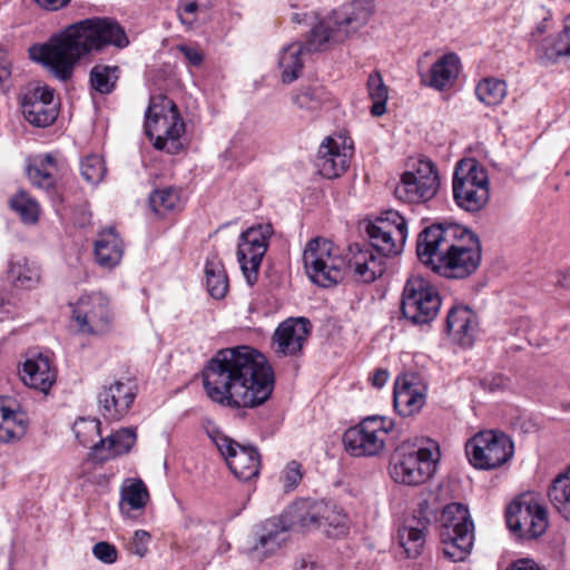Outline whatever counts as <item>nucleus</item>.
Segmentation results:
<instances>
[{
  "label": "nucleus",
  "mask_w": 570,
  "mask_h": 570,
  "mask_svg": "<svg viewBox=\"0 0 570 570\" xmlns=\"http://www.w3.org/2000/svg\"><path fill=\"white\" fill-rule=\"evenodd\" d=\"M203 385L222 406L253 409L272 395L274 373L262 353L242 345L216 352L203 370Z\"/></svg>",
  "instance_id": "f257e3e1"
},
{
  "label": "nucleus",
  "mask_w": 570,
  "mask_h": 570,
  "mask_svg": "<svg viewBox=\"0 0 570 570\" xmlns=\"http://www.w3.org/2000/svg\"><path fill=\"white\" fill-rule=\"evenodd\" d=\"M130 43L125 29L110 18H89L65 27L49 40L30 49L33 60L60 81L72 78L76 67L91 52L111 46L124 49Z\"/></svg>",
  "instance_id": "f03ea898"
},
{
  "label": "nucleus",
  "mask_w": 570,
  "mask_h": 570,
  "mask_svg": "<svg viewBox=\"0 0 570 570\" xmlns=\"http://www.w3.org/2000/svg\"><path fill=\"white\" fill-rule=\"evenodd\" d=\"M420 262L446 278L463 279L481 263L479 237L455 223H439L425 227L417 236Z\"/></svg>",
  "instance_id": "7ed1b4c3"
},
{
  "label": "nucleus",
  "mask_w": 570,
  "mask_h": 570,
  "mask_svg": "<svg viewBox=\"0 0 570 570\" xmlns=\"http://www.w3.org/2000/svg\"><path fill=\"white\" fill-rule=\"evenodd\" d=\"M370 246L350 247L348 258H344L335 245L323 237H315L305 246L303 262L306 275L316 285L330 287L350 275L356 282L372 283L386 269V258Z\"/></svg>",
  "instance_id": "20e7f679"
},
{
  "label": "nucleus",
  "mask_w": 570,
  "mask_h": 570,
  "mask_svg": "<svg viewBox=\"0 0 570 570\" xmlns=\"http://www.w3.org/2000/svg\"><path fill=\"white\" fill-rule=\"evenodd\" d=\"M374 6L370 0H353L318 20L307 35V50L323 51L344 42L371 19Z\"/></svg>",
  "instance_id": "39448f33"
},
{
  "label": "nucleus",
  "mask_w": 570,
  "mask_h": 570,
  "mask_svg": "<svg viewBox=\"0 0 570 570\" xmlns=\"http://www.w3.org/2000/svg\"><path fill=\"white\" fill-rule=\"evenodd\" d=\"M145 131L158 150L177 154L185 122L176 104L164 95L153 96L145 114Z\"/></svg>",
  "instance_id": "423d86ee"
},
{
  "label": "nucleus",
  "mask_w": 570,
  "mask_h": 570,
  "mask_svg": "<svg viewBox=\"0 0 570 570\" xmlns=\"http://www.w3.org/2000/svg\"><path fill=\"white\" fill-rule=\"evenodd\" d=\"M441 541L444 556L453 561H463L471 552L474 541V524L469 510L461 503L448 504L441 515Z\"/></svg>",
  "instance_id": "0eeeda50"
},
{
  "label": "nucleus",
  "mask_w": 570,
  "mask_h": 570,
  "mask_svg": "<svg viewBox=\"0 0 570 570\" xmlns=\"http://www.w3.org/2000/svg\"><path fill=\"white\" fill-rule=\"evenodd\" d=\"M455 204L469 213L480 212L489 202V177L484 167L474 159L460 160L453 175Z\"/></svg>",
  "instance_id": "6e6552de"
},
{
  "label": "nucleus",
  "mask_w": 570,
  "mask_h": 570,
  "mask_svg": "<svg viewBox=\"0 0 570 570\" xmlns=\"http://www.w3.org/2000/svg\"><path fill=\"white\" fill-rule=\"evenodd\" d=\"M438 460V449L432 451L412 443H402L391 460V478L400 484H422L434 473Z\"/></svg>",
  "instance_id": "1a4fd4ad"
},
{
  "label": "nucleus",
  "mask_w": 570,
  "mask_h": 570,
  "mask_svg": "<svg viewBox=\"0 0 570 570\" xmlns=\"http://www.w3.org/2000/svg\"><path fill=\"white\" fill-rule=\"evenodd\" d=\"M441 297L438 289L426 278L411 276L403 288L401 311L413 324H428L439 313Z\"/></svg>",
  "instance_id": "9d476101"
},
{
  "label": "nucleus",
  "mask_w": 570,
  "mask_h": 570,
  "mask_svg": "<svg viewBox=\"0 0 570 570\" xmlns=\"http://www.w3.org/2000/svg\"><path fill=\"white\" fill-rule=\"evenodd\" d=\"M393 426V421L385 416L365 417L360 424L345 431L343 443L346 452L355 458L381 454Z\"/></svg>",
  "instance_id": "9b49d317"
},
{
  "label": "nucleus",
  "mask_w": 570,
  "mask_h": 570,
  "mask_svg": "<svg viewBox=\"0 0 570 570\" xmlns=\"http://www.w3.org/2000/svg\"><path fill=\"white\" fill-rule=\"evenodd\" d=\"M471 464L481 470L497 469L507 463L514 453L511 439L503 432L482 431L465 444Z\"/></svg>",
  "instance_id": "f8f14e48"
},
{
  "label": "nucleus",
  "mask_w": 570,
  "mask_h": 570,
  "mask_svg": "<svg viewBox=\"0 0 570 570\" xmlns=\"http://www.w3.org/2000/svg\"><path fill=\"white\" fill-rule=\"evenodd\" d=\"M71 316L82 334L101 336L114 326V312L109 298L101 292L81 295L71 305Z\"/></svg>",
  "instance_id": "ddd939ff"
},
{
  "label": "nucleus",
  "mask_w": 570,
  "mask_h": 570,
  "mask_svg": "<svg viewBox=\"0 0 570 570\" xmlns=\"http://www.w3.org/2000/svg\"><path fill=\"white\" fill-rule=\"evenodd\" d=\"M206 433L237 479L247 481L258 475L261 458L256 448L239 444L212 423Z\"/></svg>",
  "instance_id": "4468645a"
},
{
  "label": "nucleus",
  "mask_w": 570,
  "mask_h": 570,
  "mask_svg": "<svg viewBox=\"0 0 570 570\" xmlns=\"http://www.w3.org/2000/svg\"><path fill=\"white\" fill-rule=\"evenodd\" d=\"M366 234L376 252L385 256H397L407 237L406 220L396 210H385L366 225Z\"/></svg>",
  "instance_id": "2eb2a0df"
},
{
  "label": "nucleus",
  "mask_w": 570,
  "mask_h": 570,
  "mask_svg": "<svg viewBox=\"0 0 570 570\" xmlns=\"http://www.w3.org/2000/svg\"><path fill=\"white\" fill-rule=\"evenodd\" d=\"M272 235L273 226L271 224H259L240 234L237 261L247 283L250 285L257 281L258 269Z\"/></svg>",
  "instance_id": "dca6fc26"
},
{
  "label": "nucleus",
  "mask_w": 570,
  "mask_h": 570,
  "mask_svg": "<svg viewBox=\"0 0 570 570\" xmlns=\"http://www.w3.org/2000/svg\"><path fill=\"white\" fill-rule=\"evenodd\" d=\"M439 185V176L432 161L420 160L414 171L402 175L394 188V195L405 203L426 202L436 194Z\"/></svg>",
  "instance_id": "f3484780"
},
{
  "label": "nucleus",
  "mask_w": 570,
  "mask_h": 570,
  "mask_svg": "<svg viewBox=\"0 0 570 570\" xmlns=\"http://www.w3.org/2000/svg\"><path fill=\"white\" fill-rule=\"evenodd\" d=\"M138 394L135 380L126 377L104 385L98 393L101 415L108 421H120L130 411Z\"/></svg>",
  "instance_id": "a211bd4d"
},
{
  "label": "nucleus",
  "mask_w": 570,
  "mask_h": 570,
  "mask_svg": "<svg viewBox=\"0 0 570 570\" xmlns=\"http://www.w3.org/2000/svg\"><path fill=\"white\" fill-rule=\"evenodd\" d=\"M291 524L282 515L265 520L256 530L247 554L257 560H264L275 554L287 541Z\"/></svg>",
  "instance_id": "6ab92c4d"
},
{
  "label": "nucleus",
  "mask_w": 570,
  "mask_h": 570,
  "mask_svg": "<svg viewBox=\"0 0 570 570\" xmlns=\"http://www.w3.org/2000/svg\"><path fill=\"white\" fill-rule=\"evenodd\" d=\"M311 332V323L304 317L287 318L282 322L274 335L273 344L278 356H295L303 350Z\"/></svg>",
  "instance_id": "aec40b11"
},
{
  "label": "nucleus",
  "mask_w": 570,
  "mask_h": 570,
  "mask_svg": "<svg viewBox=\"0 0 570 570\" xmlns=\"http://www.w3.org/2000/svg\"><path fill=\"white\" fill-rule=\"evenodd\" d=\"M21 107L24 118L37 127L51 125L58 116V105L55 101L53 90L49 87H38L26 95Z\"/></svg>",
  "instance_id": "412c9836"
},
{
  "label": "nucleus",
  "mask_w": 570,
  "mask_h": 570,
  "mask_svg": "<svg viewBox=\"0 0 570 570\" xmlns=\"http://www.w3.org/2000/svg\"><path fill=\"white\" fill-rule=\"evenodd\" d=\"M351 153L337 139L327 137L318 148L316 167L318 173L327 178L340 177L348 167Z\"/></svg>",
  "instance_id": "4be33fe9"
},
{
  "label": "nucleus",
  "mask_w": 570,
  "mask_h": 570,
  "mask_svg": "<svg viewBox=\"0 0 570 570\" xmlns=\"http://www.w3.org/2000/svg\"><path fill=\"white\" fill-rule=\"evenodd\" d=\"M28 417L18 402L10 396H0V442L13 443L27 432Z\"/></svg>",
  "instance_id": "5701e85b"
},
{
  "label": "nucleus",
  "mask_w": 570,
  "mask_h": 570,
  "mask_svg": "<svg viewBox=\"0 0 570 570\" xmlns=\"http://www.w3.org/2000/svg\"><path fill=\"white\" fill-rule=\"evenodd\" d=\"M324 513H326V502L304 500L288 507L282 517L286 518L291 530L312 531L321 530Z\"/></svg>",
  "instance_id": "b1692460"
},
{
  "label": "nucleus",
  "mask_w": 570,
  "mask_h": 570,
  "mask_svg": "<svg viewBox=\"0 0 570 570\" xmlns=\"http://www.w3.org/2000/svg\"><path fill=\"white\" fill-rule=\"evenodd\" d=\"M19 374L24 385L43 393L56 382V370L49 357L42 354L28 357Z\"/></svg>",
  "instance_id": "393cba45"
},
{
  "label": "nucleus",
  "mask_w": 570,
  "mask_h": 570,
  "mask_svg": "<svg viewBox=\"0 0 570 570\" xmlns=\"http://www.w3.org/2000/svg\"><path fill=\"white\" fill-rule=\"evenodd\" d=\"M476 330V315L470 307L456 305L448 312L446 331L458 344L472 345Z\"/></svg>",
  "instance_id": "a878e982"
},
{
  "label": "nucleus",
  "mask_w": 570,
  "mask_h": 570,
  "mask_svg": "<svg viewBox=\"0 0 570 570\" xmlns=\"http://www.w3.org/2000/svg\"><path fill=\"white\" fill-rule=\"evenodd\" d=\"M425 404V387L414 377L399 379L394 387V407L402 416L417 413Z\"/></svg>",
  "instance_id": "bb28decb"
},
{
  "label": "nucleus",
  "mask_w": 570,
  "mask_h": 570,
  "mask_svg": "<svg viewBox=\"0 0 570 570\" xmlns=\"http://www.w3.org/2000/svg\"><path fill=\"white\" fill-rule=\"evenodd\" d=\"M136 442V433L132 429H120L107 439H100L91 446L92 459L104 462L118 455L128 453Z\"/></svg>",
  "instance_id": "cd10ccee"
},
{
  "label": "nucleus",
  "mask_w": 570,
  "mask_h": 570,
  "mask_svg": "<svg viewBox=\"0 0 570 570\" xmlns=\"http://www.w3.org/2000/svg\"><path fill=\"white\" fill-rule=\"evenodd\" d=\"M430 521L425 517H412L404 521L397 531L400 546L409 558H416L422 553L425 544L426 530Z\"/></svg>",
  "instance_id": "c85d7f7f"
},
{
  "label": "nucleus",
  "mask_w": 570,
  "mask_h": 570,
  "mask_svg": "<svg viewBox=\"0 0 570 570\" xmlns=\"http://www.w3.org/2000/svg\"><path fill=\"white\" fill-rule=\"evenodd\" d=\"M57 174L58 161L51 154L37 155L28 159L27 176L35 187L50 191L56 186Z\"/></svg>",
  "instance_id": "c756f323"
},
{
  "label": "nucleus",
  "mask_w": 570,
  "mask_h": 570,
  "mask_svg": "<svg viewBox=\"0 0 570 570\" xmlns=\"http://www.w3.org/2000/svg\"><path fill=\"white\" fill-rule=\"evenodd\" d=\"M94 252L96 262L104 268H112L120 263L124 244L115 228L109 227L99 233Z\"/></svg>",
  "instance_id": "7c9ffc66"
},
{
  "label": "nucleus",
  "mask_w": 570,
  "mask_h": 570,
  "mask_svg": "<svg viewBox=\"0 0 570 570\" xmlns=\"http://www.w3.org/2000/svg\"><path fill=\"white\" fill-rule=\"evenodd\" d=\"M459 57L453 52L445 53L432 65L429 78H423V82L434 89L443 90L452 86L459 76Z\"/></svg>",
  "instance_id": "2f4dec72"
},
{
  "label": "nucleus",
  "mask_w": 570,
  "mask_h": 570,
  "mask_svg": "<svg viewBox=\"0 0 570 570\" xmlns=\"http://www.w3.org/2000/svg\"><path fill=\"white\" fill-rule=\"evenodd\" d=\"M304 51L313 52L307 50V40L304 45L299 41L291 42L281 50L278 66L282 70L283 82L291 83L299 77L304 67Z\"/></svg>",
  "instance_id": "473e14b6"
},
{
  "label": "nucleus",
  "mask_w": 570,
  "mask_h": 570,
  "mask_svg": "<svg viewBox=\"0 0 570 570\" xmlns=\"http://www.w3.org/2000/svg\"><path fill=\"white\" fill-rule=\"evenodd\" d=\"M149 500V493L140 479H128L120 491V510L129 514L131 510H142Z\"/></svg>",
  "instance_id": "72a5a7b5"
},
{
  "label": "nucleus",
  "mask_w": 570,
  "mask_h": 570,
  "mask_svg": "<svg viewBox=\"0 0 570 570\" xmlns=\"http://www.w3.org/2000/svg\"><path fill=\"white\" fill-rule=\"evenodd\" d=\"M8 278L17 287L31 288L39 283L40 272L26 257H16L10 262Z\"/></svg>",
  "instance_id": "f704fd0d"
},
{
  "label": "nucleus",
  "mask_w": 570,
  "mask_h": 570,
  "mask_svg": "<svg viewBox=\"0 0 570 570\" xmlns=\"http://www.w3.org/2000/svg\"><path fill=\"white\" fill-rule=\"evenodd\" d=\"M205 275L208 293L216 299L223 298L228 289V279L223 263L216 255L207 257Z\"/></svg>",
  "instance_id": "c9c22d12"
},
{
  "label": "nucleus",
  "mask_w": 570,
  "mask_h": 570,
  "mask_svg": "<svg viewBox=\"0 0 570 570\" xmlns=\"http://www.w3.org/2000/svg\"><path fill=\"white\" fill-rule=\"evenodd\" d=\"M548 494L556 510L570 520V469L553 480Z\"/></svg>",
  "instance_id": "e433bc0d"
},
{
  "label": "nucleus",
  "mask_w": 570,
  "mask_h": 570,
  "mask_svg": "<svg viewBox=\"0 0 570 570\" xmlns=\"http://www.w3.org/2000/svg\"><path fill=\"white\" fill-rule=\"evenodd\" d=\"M542 58L556 61L560 57L570 58V16L564 20V28L554 38H547L540 47Z\"/></svg>",
  "instance_id": "4c0bfd02"
},
{
  "label": "nucleus",
  "mask_w": 570,
  "mask_h": 570,
  "mask_svg": "<svg viewBox=\"0 0 570 570\" xmlns=\"http://www.w3.org/2000/svg\"><path fill=\"white\" fill-rule=\"evenodd\" d=\"M118 66L96 65L89 72L90 86L101 95L114 91L119 79Z\"/></svg>",
  "instance_id": "58836bf2"
},
{
  "label": "nucleus",
  "mask_w": 570,
  "mask_h": 570,
  "mask_svg": "<svg viewBox=\"0 0 570 570\" xmlns=\"http://www.w3.org/2000/svg\"><path fill=\"white\" fill-rule=\"evenodd\" d=\"M508 86L504 80L487 77L475 87L478 99L487 106H498L505 98Z\"/></svg>",
  "instance_id": "ea45409f"
},
{
  "label": "nucleus",
  "mask_w": 570,
  "mask_h": 570,
  "mask_svg": "<svg viewBox=\"0 0 570 570\" xmlns=\"http://www.w3.org/2000/svg\"><path fill=\"white\" fill-rule=\"evenodd\" d=\"M321 530L331 538H340L348 531V518L336 504L326 502V513L321 522Z\"/></svg>",
  "instance_id": "a19ab883"
},
{
  "label": "nucleus",
  "mask_w": 570,
  "mask_h": 570,
  "mask_svg": "<svg viewBox=\"0 0 570 570\" xmlns=\"http://www.w3.org/2000/svg\"><path fill=\"white\" fill-rule=\"evenodd\" d=\"M535 501L517 502L507 510L508 527L514 531H523L529 535L530 522L533 518Z\"/></svg>",
  "instance_id": "79ce46f5"
},
{
  "label": "nucleus",
  "mask_w": 570,
  "mask_h": 570,
  "mask_svg": "<svg viewBox=\"0 0 570 570\" xmlns=\"http://www.w3.org/2000/svg\"><path fill=\"white\" fill-rule=\"evenodd\" d=\"M367 91L371 100L373 101L371 114L375 117H380L385 114L389 90L379 71H374L368 76Z\"/></svg>",
  "instance_id": "37998d69"
},
{
  "label": "nucleus",
  "mask_w": 570,
  "mask_h": 570,
  "mask_svg": "<svg viewBox=\"0 0 570 570\" xmlns=\"http://www.w3.org/2000/svg\"><path fill=\"white\" fill-rule=\"evenodd\" d=\"M10 207L27 224H33L38 220L39 205L28 193L20 190L10 199Z\"/></svg>",
  "instance_id": "c03bdc74"
},
{
  "label": "nucleus",
  "mask_w": 570,
  "mask_h": 570,
  "mask_svg": "<svg viewBox=\"0 0 570 570\" xmlns=\"http://www.w3.org/2000/svg\"><path fill=\"white\" fill-rule=\"evenodd\" d=\"M327 99V92L322 86H308L302 88L293 98L294 104L306 110H317Z\"/></svg>",
  "instance_id": "a18cd8bd"
},
{
  "label": "nucleus",
  "mask_w": 570,
  "mask_h": 570,
  "mask_svg": "<svg viewBox=\"0 0 570 570\" xmlns=\"http://www.w3.org/2000/svg\"><path fill=\"white\" fill-rule=\"evenodd\" d=\"M151 209L158 215H165L167 212L179 207L180 198L178 193L173 188H164L155 190L149 196Z\"/></svg>",
  "instance_id": "49530a36"
},
{
  "label": "nucleus",
  "mask_w": 570,
  "mask_h": 570,
  "mask_svg": "<svg viewBox=\"0 0 570 570\" xmlns=\"http://www.w3.org/2000/svg\"><path fill=\"white\" fill-rule=\"evenodd\" d=\"M80 173L88 183L98 184L106 173L105 161L98 155H89L80 163Z\"/></svg>",
  "instance_id": "de8ad7c7"
},
{
  "label": "nucleus",
  "mask_w": 570,
  "mask_h": 570,
  "mask_svg": "<svg viewBox=\"0 0 570 570\" xmlns=\"http://www.w3.org/2000/svg\"><path fill=\"white\" fill-rule=\"evenodd\" d=\"M73 432L79 443L88 446L100 434V421L96 419H79L73 424Z\"/></svg>",
  "instance_id": "09e8293b"
},
{
  "label": "nucleus",
  "mask_w": 570,
  "mask_h": 570,
  "mask_svg": "<svg viewBox=\"0 0 570 570\" xmlns=\"http://www.w3.org/2000/svg\"><path fill=\"white\" fill-rule=\"evenodd\" d=\"M304 472L302 464L295 460L289 461L282 471L281 482L283 489L288 492L297 488L303 479Z\"/></svg>",
  "instance_id": "8fccbe9b"
},
{
  "label": "nucleus",
  "mask_w": 570,
  "mask_h": 570,
  "mask_svg": "<svg viewBox=\"0 0 570 570\" xmlns=\"http://www.w3.org/2000/svg\"><path fill=\"white\" fill-rule=\"evenodd\" d=\"M177 11L180 21L187 26H191L199 14L207 12L191 0H179Z\"/></svg>",
  "instance_id": "3c124183"
},
{
  "label": "nucleus",
  "mask_w": 570,
  "mask_h": 570,
  "mask_svg": "<svg viewBox=\"0 0 570 570\" xmlns=\"http://www.w3.org/2000/svg\"><path fill=\"white\" fill-rule=\"evenodd\" d=\"M548 527V518L546 509L535 501L533 518L530 522L529 535L537 538L541 535Z\"/></svg>",
  "instance_id": "603ef678"
},
{
  "label": "nucleus",
  "mask_w": 570,
  "mask_h": 570,
  "mask_svg": "<svg viewBox=\"0 0 570 570\" xmlns=\"http://www.w3.org/2000/svg\"><path fill=\"white\" fill-rule=\"evenodd\" d=\"M92 554L99 561L106 564H112L117 561L118 551L116 547L109 542L100 541L92 548Z\"/></svg>",
  "instance_id": "864d4df0"
},
{
  "label": "nucleus",
  "mask_w": 570,
  "mask_h": 570,
  "mask_svg": "<svg viewBox=\"0 0 570 570\" xmlns=\"http://www.w3.org/2000/svg\"><path fill=\"white\" fill-rule=\"evenodd\" d=\"M150 534L145 530H136L129 544V551L139 558H144L148 552Z\"/></svg>",
  "instance_id": "5fc2aeb1"
},
{
  "label": "nucleus",
  "mask_w": 570,
  "mask_h": 570,
  "mask_svg": "<svg viewBox=\"0 0 570 570\" xmlns=\"http://www.w3.org/2000/svg\"><path fill=\"white\" fill-rule=\"evenodd\" d=\"M177 50L185 57L186 60L193 66H200L204 60V55L199 48L190 45H179Z\"/></svg>",
  "instance_id": "6e6d98bb"
},
{
  "label": "nucleus",
  "mask_w": 570,
  "mask_h": 570,
  "mask_svg": "<svg viewBox=\"0 0 570 570\" xmlns=\"http://www.w3.org/2000/svg\"><path fill=\"white\" fill-rule=\"evenodd\" d=\"M316 16L314 12H294L291 16V21L295 24L315 26L314 21Z\"/></svg>",
  "instance_id": "4d7b16f0"
},
{
  "label": "nucleus",
  "mask_w": 570,
  "mask_h": 570,
  "mask_svg": "<svg viewBox=\"0 0 570 570\" xmlns=\"http://www.w3.org/2000/svg\"><path fill=\"white\" fill-rule=\"evenodd\" d=\"M37 4L48 11H58L65 8L71 0H35Z\"/></svg>",
  "instance_id": "13d9d810"
},
{
  "label": "nucleus",
  "mask_w": 570,
  "mask_h": 570,
  "mask_svg": "<svg viewBox=\"0 0 570 570\" xmlns=\"http://www.w3.org/2000/svg\"><path fill=\"white\" fill-rule=\"evenodd\" d=\"M507 570H541L540 567L530 559H520L514 561Z\"/></svg>",
  "instance_id": "bf43d9fd"
},
{
  "label": "nucleus",
  "mask_w": 570,
  "mask_h": 570,
  "mask_svg": "<svg viewBox=\"0 0 570 570\" xmlns=\"http://www.w3.org/2000/svg\"><path fill=\"white\" fill-rule=\"evenodd\" d=\"M389 380V372L385 370L375 371L372 377V384L376 387H382L386 384Z\"/></svg>",
  "instance_id": "052dcab7"
},
{
  "label": "nucleus",
  "mask_w": 570,
  "mask_h": 570,
  "mask_svg": "<svg viewBox=\"0 0 570 570\" xmlns=\"http://www.w3.org/2000/svg\"><path fill=\"white\" fill-rule=\"evenodd\" d=\"M10 77V69L6 61L0 60V85Z\"/></svg>",
  "instance_id": "680f3d73"
},
{
  "label": "nucleus",
  "mask_w": 570,
  "mask_h": 570,
  "mask_svg": "<svg viewBox=\"0 0 570 570\" xmlns=\"http://www.w3.org/2000/svg\"><path fill=\"white\" fill-rule=\"evenodd\" d=\"M498 381H499V382H493V384H492V385H493V386H492V389H493L494 386H495V387H503V386H505V385H507V384H505V380H504L503 377H501V376H500V377H498Z\"/></svg>",
  "instance_id": "e2e57ef3"
},
{
  "label": "nucleus",
  "mask_w": 570,
  "mask_h": 570,
  "mask_svg": "<svg viewBox=\"0 0 570 570\" xmlns=\"http://www.w3.org/2000/svg\"><path fill=\"white\" fill-rule=\"evenodd\" d=\"M562 409H563L564 411H570V402L563 403V404H562Z\"/></svg>",
  "instance_id": "0e129e2a"
},
{
  "label": "nucleus",
  "mask_w": 570,
  "mask_h": 570,
  "mask_svg": "<svg viewBox=\"0 0 570 570\" xmlns=\"http://www.w3.org/2000/svg\"><path fill=\"white\" fill-rule=\"evenodd\" d=\"M4 305H9V302H4V299H0V307L4 306Z\"/></svg>",
  "instance_id": "69168bd1"
},
{
  "label": "nucleus",
  "mask_w": 570,
  "mask_h": 570,
  "mask_svg": "<svg viewBox=\"0 0 570 570\" xmlns=\"http://www.w3.org/2000/svg\"><path fill=\"white\" fill-rule=\"evenodd\" d=\"M1 321H3V317H2V316H0V322H1Z\"/></svg>",
  "instance_id": "338daca9"
}]
</instances>
